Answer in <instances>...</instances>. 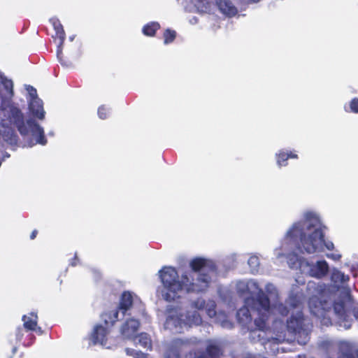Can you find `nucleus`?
I'll return each mask as SVG.
<instances>
[{
    "label": "nucleus",
    "mask_w": 358,
    "mask_h": 358,
    "mask_svg": "<svg viewBox=\"0 0 358 358\" xmlns=\"http://www.w3.org/2000/svg\"><path fill=\"white\" fill-rule=\"evenodd\" d=\"M197 358H208V357H207V355H204V354H203V355H201V356L198 357Z\"/></svg>",
    "instance_id": "37"
},
{
    "label": "nucleus",
    "mask_w": 358,
    "mask_h": 358,
    "mask_svg": "<svg viewBox=\"0 0 358 358\" xmlns=\"http://www.w3.org/2000/svg\"><path fill=\"white\" fill-rule=\"evenodd\" d=\"M159 27L160 25L158 22H152L148 23L143 27V33L145 36H152L155 35L156 31L159 29Z\"/></svg>",
    "instance_id": "21"
},
{
    "label": "nucleus",
    "mask_w": 358,
    "mask_h": 358,
    "mask_svg": "<svg viewBox=\"0 0 358 358\" xmlns=\"http://www.w3.org/2000/svg\"><path fill=\"white\" fill-rule=\"evenodd\" d=\"M37 233L38 232H37L36 230L33 231L31 234V236H30V238L32 239V240L36 238V236Z\"/></svg>",
    "instance_id": "33"
},
{
    "label": "nucleus",
    "mask_w": 358,
    "mask_h": 358,
    "mask_svg": "<svg viewBox=\"0 0 358 358\" xmlns=\"http://www.w3.org/2000/svg\"><path fill=\"white\" fill-rule=\"evenodd\" d=\"M303 299V294L295 287L289 293L285 305L277 301L270 303L269 313L263 320L262 327L255 323L258 317L257 311L244 303L237 311V320L250 331V338L253 342H260L265 350L269 349L273 353L278 351L276 345L285 341L286 331L294 334L300 345H305L309 341L310 327L301 310Z\"/></svg>",
    "instance_id": "1"
},
{
    "label": "nucleus",
    "mask_w": 358,
    "mask_h": 358,
    "mask_svg": "<svg viewBox=\"0 0 358 358\" xmlns=\"http://www.w3.org/2000/svg\"><path fill=\"white\" fill-rule=\"evenodd\" d=\"M353 315L354 318L358 320V307L355 306V302H352V305L351 308H350V311H347L346 314L344 315V317L346 319H352V323L354 321L353 317H352Z\"/></svg>",
    "instance_id": "25"
},
{
    "label": "nucleus",
    "mask_w": 358,
    "mask_h": 358,
    "mask_svg": "<svg viewBox=\"0 0 358 358\" xmlns=\"http://www.w3.org/2000/svg\"><path fill=\"white\" fill-rule=\"evenodd\" d=\"M349 280V275L333 268L331 273L333 285L315 281L308 282V308L311 314L320 320L322 325L334 324L344 329L352 327V319L344 317L353 302L350 289L345 286Z\"/></svg>",
    "instance_id": "2"
},
{
    "label": "nucleus",
    "mask_w": 358,
    "mask_h": 358,
    "mask_svg": "<svg viewBox=\"0 0 358 358\" xmlns=\"http://www.w3.org/2000/svg\"><path fill=\"white\" fill-rule=\"evenodd\" d=\"M24 330L22 327H18L16 331V340L17 341H21L22 337L24 336Z\"/></svg>",
    "instance_id": "31"
},
{
    "label": "nucleus",
    "mask_w": 358,
    "mask_h": 358,
    "mask_svg": "<svg viewBox=\"0 0 358 358\" xmlns=\"http://www.w3.org/2000/svg\"><path fill=\"white\" fill-rule=\"evenodd\" d=\"M261 0H248V2L250 3H257L259 1H260Z\"/></svg>",
    "instance_id": "35"
},
{
    "label": "nucleus",
    "mask_w": 358,
    "mask_h": 358,
    "mask_svg": "<svg viewBox=\"0 0 358 358\" xmlns=\"http://www.w3.org/2000/svg\"><path fill=\"white\" fill-rule=\"evenodd\" d=\"M280 247L274 250V255L278 259L285 257L287 264L291 268L299 269L302 273L308 275L316 278H322L329 272V264L325 260H320L315 263H310L306 259L299 257L296 249L284 250Z\"/></svg>",
    "instance_id": "9"
},
{
    "label": "nucleus",
    "mask_w": 358,
    "mask_h": 358,
    "mask_svg": "<svg viewBox=\"0 0 358 358\" xmlns=\"http://www.w3.org/2000/svg\"><path fill=\"white\" fill-rule=\"evenodd\" d=\"M125 351H126V353L127 355L132 356L134 358H145L146 357V354H145L141 351H137L136 350L130 349V348H126Z\"/></svg>",
    "instance_id": "28"
},
{
    "label": "nucleus",
    "mask_w": 358,
    "mask_h": 358,
    "mask_svg": "<svg viewBox=\"0 0 358 358\" xmlns=\"http://www.w3.org/2000/svg\"><path fill=\"white\" fill-rule=\"evenodd\" d=\"M133 339L136 345H139L145 349L150 350L152 348L151 339L146 333H142L138 336H135Z\"/></svg>",
    "instance_id": "18"
},
{
    "label": "nucleus",
    "mask_w": 358,
    "mask_h": 358,
    "mask_svg": "<svg viewBox=\"0 0 358 358\" xmlns=\"http://www.w3.org/2000/svg\"><path fill=\"white\" fill-rule=\"evenodd\" d=\"M265 292L267 295L264 293V294L269 299L271 298L273 300L276 301L278 299V291L276 287L272 283H267L265 286Z\"/></svg>",
    "instance_id": "24"
},
{
    "label": "nucleus",
    "mask_w": 358,
    "mask_h": 358,
    "mask_svg": "<svg viewBox=\"0 0 358 358\" xmlns=\"http://www.w3.org/2000/svg\"><path fill=\"white\" fill-rule=\"evenodd\" d=\"M38 331L39 332H41V329L40 327H39V328H38Z\"/></svg>",
    "instance_id": "40"
},
{
    "label": "nucleus",
    "mask_w": 358,
    "mask_h": 358,
    "mask_svg": "<svg viewBox=\"0 0 358 358\" xmlns=\"http://www.w3.org/2000/svg\"><path fill=\"white\" fill-rule=\"evenodd\" d=\"M344 109L346 112H352L354 113H358V99L354 98L349 103V106H345Z\"/></svg>",
    "instance_id": "27"
},
{
    "label": "nucleus",
    "mask_w": 358,
    "mask_h": 358,
    "mask_svg": "<svg viewBox=\"0 0 358 358\" xmlns=\"http://www.w3.org/2000/svg\"><path fill=\"white\" fill-rule=\"evenodd\" d=\"M208 358H217L220 353V348L215 341H209L206 348Z\"/></svg>",
    "instance_id": "20"
},
{
    "label": "nucleus",
    "mask_w": 358,
    "mask_h": 358,
    "mask_svg": "<svg viewBox=\"0 0 358 358\" xmlns=\"http://www.w3.org/2000/svg\"><path fill=\"white\" fill-rule=\"evenodd\" d=\"M215 308V301L209 299L206 301L202 297L191 301L189 309L185 313L180 306L169 305L166 308L164 328L173 333H181L184 329L199 326L202 323L199 311L205 310L208 317L214 318V321L220 324L222 327L231 329L234 324L229 320L228 315L222 312L217 313Z\"/></svg>",
    "instance_id": "6"
},
{
    "label": "nucleus",
    "mask_w": 358,
    "mask_h": 358,
    "mask_svg": "<svg viewBox=\"0 0 358 358\" xmlns=\"http://www.w3.org/2000/svg\"><path fill=\"white\" fill-rule=\"evenodd\" d=\"M13 83L0 72V124L4 129L0 131V138L10 145H15L17 136L12 126L17 128L26 141L24 146L33 147L36 144L45 145L47 139L44 130L34 120L24 121L21 110L13 101Z\"/></svg>",
    "instance_id": "4"
},
{
    "label": "nucleus",
    "mask_w": 358,
    "mask_h": 358,
    "mask_svg": "<svg viewBox=\"0 0 358 358\" xmlns=\"http://www.w3.org/2000/svg\"><path fill=\"white\" fill-rule=\"evenodd\" d=\"M26 90L28 93L27 101L28 107L34 110V106H41V99L38 97L36 90L31 86L26 85Z\"/></svg>",
    "instance_id": "15"
},
{
    "label": "nucleus",
    "mask_w": 358,
    "mask_h": 358,
    "mask_svg": "<svg viewBox=\"0 0 358 358\" xmlns=\"http://www.w3.org/2000/svg\"><path fill=\"white\" fill-rule=\"evenodd\" d=\"M327 257L329 259H333L334 261H338L341 258V255L336 251L334 253L327 254Z\"/></svg>",
    "instance_id": "30"
},
{
    "label": "nucleus",
    "mask_w": 358,
    "mask_h": 358,
    "mask_svg": "<svg viewBox=\"0 0 358 358\" xmlns=\"http://www.w3.org/2000/svg\"><path fill=\"white\" fill-rule=\"evenodd\" d=\"M275 157L278 166H286V162L289 158L296 159L298 157L297 155L293 153L292 152H289L287 150L285 151L284 150H280L278 153H276Z\"/></svg>",
    "instance_id": "16"
},
{
    "label": "nucleus",
    "mask_w": 358,
    "mask_h": 358,
    "mask_svg": "<svg viewBox=\"0 0 358 358\" xmlns=\"http://www.w3.org/2000/svg\"><path fill=\"white\" fill-rule=\"evenodd\" d=\"M104 323L106 322H104ZM105 325V327L101 324L96 325L92 334V338L94 344L99 343L103 347L110 348V346L107 344V335L108 334V327L111 325L106 324Z\"/></svg>",
    "instance_id": "13"
},
{
    "label": "nucleus",
    "mask_w": 358,
    "mask_h": 358,
    "mask_svg": "<svg viewBox=\"0 0 358 358\" xmlns=\"http://www.w3.org/2000/svg\"><path fill=\"white\" fill-rule=\"evenodd\" d=\"M70 40L73 41V37H70Z\"/></svg>",
    "instance_id": "41"
},
{
    "label": "nucleus",
    "mask_w": 358,
    "mask_h": 358,
    "mask_svg": "<svg viewBox=\"0 0 358 358\" xmlns=\"http://www.w3.org/2000/svg\"><path fill=\"white\" fill-rule=\"evenodd\" d=\"M77 261L78 258L77 255L76 254L73 260L71 262V265L75 266L77 264Z\"/></svg>",
    "instance_id": "32"
},
{
    "label": "nucleus",
    "mask_w": 358,
    "mask_h": 358,
    "mask_svg": "<svg viewBox=\"0 0 358 358\" xmlns=\"http://www.w3.org/2000/svg\"><path fill=\"white\" fill-rule=\"evenodd\" d=\"M320 215L314 210L303 212L302 219L294 222L282 240L284 250L296 249L301 253L313 254L323 250H334V244L324 241Z\"/></svg>",
    "instance_id": "5"
},
{
    "label": "nucleus",
    "mask_w": 358,
    "mask_h": 358,
    "mask_svg": "<svg viewBox=\"0 0 358 358\" xmlns=\"http://www.w3.org/2000/svg\"><path fill=\"white\" fill-rule=\"evenodd\" d=\"M196 10L199 13H210L213 3L210 0H191Z\"/></svg>",
    "instance_id": "17"
},
{
    "label": "nucleus",
    "mask_w": 358,
    "mask_h": 358,
    "mask_svg": "<svg viewBox=\"0 0 358 358\" xmlns=\"http://www.w3.org/2000/svg\"><path fill=\"white\" fill-rule=\"evenodd\" d=\"M189 342L188 339H173L167 345L164 358H180L181 352L187 348Z\"/></svg>",
    "instance_id": "11"
},
{
    "label": "nucleus",
    "mask_w": 358,
    "mask_h": 358,
    "mask_svg": "<svg viewBox=\"0 0 358 358\" xmlns=\"http://www.w3.org/2000/svg\"><path fill=\"white\" fill-rule=\"evenodd\" d=\"M235 288L239 295L250 294L245 299V303L257 311L258 317L255 323L262 327V323L269 313L270 299L264 294L258 282L254 279L240 280L236 282Z\"/></svg>",
    "instance_id": "7"
},
{
    "label": "nucleus",
    "mask_w": 358,
    "mask_h": 358,
    "mask_svg": "<svg viewBox=\"0 0 358 358\" xmlns=\"http://www.w3.org/2000/svg\"><path fill=\"white\" fill-rule=\"evenodd\" d=\"M30 114L38 120H43L45 118V112L43 108V102L41 100V106H34V110L29 107Z\"/></svg>",
    "instance_id": "23"
},
{
    "label": "nucleus",
    "mask_w": 358,
    "mask_h": 358,
    "mask_svg": "<svg viewBox=\"0 0 358 358\" xmlns=\"http://www.w3.org/2000/svg\"><path fill=\"white\" fill-rule=\"evenodd\" d=\"M248 264L252 273L255 274L258 273L260 263L259 258L257 255H251L248 261Z\"/></svg>",
    "instance_id": "22"
},
{
    "label": "nucleus",
    "mask_w": 358,
    "mask_h": 358,
    "mask_svg": "<svg viewBox=\"0 0 358 358\" xmlns=\"http://www.w3.org/2000/svg\"><path fill=\"white\" fill-rule=\"evenodd\" d=\"M189 267L192 271L184 272L180 278L172 266H164L159 271L163 287L157 292L163 299L175 301L180 297L183 291L187 293L205 292L217 279V267L212 259L194 258L189 262Z\"/></svg>",
    "instance_id": "3"
},
{
    "label": "nucleus",
    "mask_w": 358,
    "mask_h": 358,
    "mask_svg": "<svg viewBox=\"0 0 358 358\" xmlns=\"http://www.w3.org/2000/svg\"><path fill=\"white\" fill-rule=\"evenodd\" d=\"M126 315L145 318L149 322L141 300L136 294L130 292L122 293L118 308L104 313L101 317L106 324L113 325L120 319V315L124 317Z\"/></svg>",
    "instance_id": "8"
},
{
    "label": "nucleus",
    "mask_w": 358,
    "mask_h": 358,
    "mask_svg": "<svg viewBox=\"0 0 358 358\" xmlns=\"http://www.w3.org/2000/svg\"><path fill=\"white\" fill-rule=\"evenodd\" d=\"M215 5L220 11L227 17H233L238 13L236 7L230 0H216Z\"/></svg>",
    "instance_id": "14"
},
{
    "label": "nucleus",
    "mask_w": 358,
    "mask_h": 358,
    "mask_svg": "<svg viewBox=\"0 0 358 358\" xmlns=\"http://www.w3.org/2000/svg\"><path fill=\"white\" fill-rule=\"evenodd\" d=\"M176 33L175 31L166 29L164 33V43L169 44L172 43L176 38Z\"/></svg>",
    "instance_id": "26"
},
{
    "label": "nucleus",
    "mask_w": 358,
    "mask_h": 358,
    "mask_svg": "<svg viewBox=\"0 0 358 358\" xmlns=\"http://www.w3.org/2000/svg\"><path fill=\"white\" fill-rule=\"evenodd\" d=\"M236 255H231L232 258H235V257H236Z\"/></svg>",
    "instance_id": "39"
},
{
    "label": "nucleus",
    "mask_w": 358,
    "mask_h": 358,
    "mask_svg": "<svg viewBox=\"0 0 358 358\" xmlns=\"http://www.w3.org/2000/svg\"><path fill=\"white\" fill-rule=\"evenodd\" d=\"M16 351H17V348H16V347H14V348H13V354H15V353L16 352Z\"/></svg>",
    "instance_id": "38"
},
{
    "label": "nucleus",
    "mask_w": 358,
    "mask_h": 358,
    "mask_svg": "<svg viewBox=\"0 0 358 358\" xmlns=\"http://www.w3.org/2000/svg\"><path fill=\"white\" fill-rule=\"evenodd\" d=\"M357 358H358V351H357Z\"/></svg>",
    "instance_id": "42"
},
{
    "label": "nucleus",
    "mask_w": 358,
    "mask_h": 358,
    "mask_svg": "<svg viewBox=\"0 0 358 358\" xmlns=\"http://www.w3.org/2000/svg\"><path fill=\"white\" fill-rule=\"evenodd\" d=\"M50 22L54 27L57 38L59 39V42L57 43V57L62 66L69 67L71 66V64L64 61L62 59V46L66 36L63 26L60 21L57 18H51Z\"/></svg>",
    "instance_id": "10"
},
{
    "label": "nucleus",
    "mask_w": 358,
    "mask_h": 358,
    "mask_svg": "<svg viewBox=\"0 0 358 358\" xmlns=\"http://www.w3.org/2000/svg\"><path fill=\"white\" fill-rule=\"evenodd\" d=\"M109 113V108H106L105 106H101L98 109V115L102 120L107 118Z\"/></svg>",
    "instance_id": "29"
},
{
    "label": "nucleus",
    "mask_w": 358,
    "mask_h": 358,
    "mask_svg": "<svg viewBox=\"0 0 358 358\" xmlns=\"http://www.w3.org/2000/svg\"><path fill=\"white\" fill-rule=\"evenodd\" d=\"M37 315L35 313H31L30 316L24 315L22 321L24 322V327L27 330L34 331L37 327Z\"/></svg>",
    "instance_id": "19"
},
{
    "label": "nucleus",
    "mask_w": 358,
    "mask_h": 358,
    "mask_svg": "<svg viewBox=\"0 0 358 358\" xmlns=\"http://www.w3.org/2000/svg\"><path fill=\"white\" fill-rule=\"evenodd\" d=\"M94 274H95V278H97L98 277L100 276V273L96 271H94Z\"/></svg>",
    "instance_id": "36"
},
{
    "label": "nucleus",
    "mask_w": 358,
    "mask_h": 358,
    "mask_svg": "<svg viewBox=\"0 0 358 358\" xmlns=\"http://www.w3.org/2000/svg\"><path fill=\"white\" fill-rule=\"evenodd\" d=\"M189 22H190V23H191V24H196V23H197L198 20H197V18H196V17H193L192 19H191V20H190V21H189Z\"/></svg>",
    "instance_id": "34"
},
{
    "label": "nucleus",
    "mask_w": 358,
    "mask_h": 358,
    "mask_svg": "<svg viewBox=\"0 0 358 358\" xmlns=\"http://www.w3.org/2000/svg\"><path fill=\"white\" fill-rule=\"evenodd\" d=\"M135 317L126 320L121 327V334L124 338L133 339L136 336V334L139 327V321Z\"/></svg>",
    "instance_id": "12"
}]
</instances>
